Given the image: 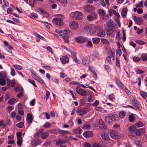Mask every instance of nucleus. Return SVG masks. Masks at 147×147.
Wrapping results in <instances>:
<instances>
[{"label":"nucleus","instance_id":"55","mask_svg":"<svg viewBox=\"0 0 147 147\" xmlns=\"http://www.w3.org/2000/svg\"><path fill=\"white\" fill-rule=\"evenodd\" d=\"M22 139H17V143L18 145L19 146H20L22 144Z\"/></svg>","mask_w":147,"mask_h":147},{"label":"nucleus","instance_id":"19","mask_svg":"<svg viewBox=\"0 0 147 147\" xmlns=\"http://www.w3.org/2000/svg\"><path fill=\"white\" fill-rule=\"evenodd\" d=\"M61 60L62 63L64 64L69 61L68 58L65 56H63L60 58Z\"/></svg>","mask_w":147,"mask_h":147},{"label":"nucleus","instance_id":"17","mask_svg":"<svg viewBox=\"0 0 147 147\" xmlns=\"http://www.w3.org/2000/svg\"><path fill=\"white\" fill-rule=\"evenodd\" d=\"M41 141L40 139L33 140L31 142V144L33 146H36L41 143Z\"/></svg>","mask_w":147,"mask_h":147},{"label":"nucleus","instance_id":"40","mask_svg":"<svg viewBox=\"0 0 147 147\" xmlns=\"http://www.w3.org/2000/svg\"><path fill=\"white\" fill-rule=\"evenodd\" d=\"M23 89L21 87L19 86H17L15 87L14 90L16 91H22Z\"/></svg>","mask_w":147,"mask_h":147},{"label":"nucleus","instance_id":"3","mask_svg":"<svg viewBox=\"0 0 147 147\" xmlns=\"http://www.w3.org/2000/svg\"><path fill=\"white\" fill-rule=\"evenodd\" d=\"M113 23L114 22L111 20H109L107 22V25L108 27V30H107V34H110L111 33L110 32V31L113 30L114 28Z\"/></svg>","mask_w":147,"mask_h":147},{"label":"nucleus","instance_id":"58","mask_svg":"<svg viewBox=\"0 0 147 147\" xmlns=\"http://www.w3.org/2000/svg\"><path fill=\"white\" fill-rule=\"evenodd\" d=\"M82 63L84 65L86 66H87L88 65V61L85 59H82Z\"/></svg>","mask_w":147,"mask_h":147},{"label":"nucleus","instance_id":"16","mask_svg":"<svg viewBox=\"0 0 147 147\" xmlns=\"http://www.w3.org/2000/svg\"><path fill=\"white\" fill-rule=\"evenodd\" d=\"M33 118L32 115L30 113H28L27 115L26 120L29 123H31L33 121Z\"/></svg>","mask_w":147,"mask_h":147},{"label":"nucleus","instance_id":"43","mask_svg":"<svg viewBox=\"0 0 147 147\" xmlns=\"http://www.w3.org/2000/svg\"><path fill=\"white\" fill-rule=\"evenodd\" d=\"M91 127L90 125V124H85L82 127V128L83 129H89Z\"/></svg>","mask_w":147,"mask_h":147},{"label":"nucleus","instance_id":"7","mask_svg":"<svg viewBox=\"0 0 147 147\" xmlns=\"http://www.w3.org/2000/svg\"><path fill=\"white\" fill-rule=\"evenodd\" d=\"M75 40L78 42L81 43L86 42L88 40V39L83 36H80L76 38L75 39Z\"/></svg>","mask_w":147,"mask_h":147},{"label":"nucleus","instance_id":"12","mask_svg":"<svg viewBox=\"0 0 147 147\" xmlns=\"http://www.w3.org/2000/svg\"><path fill=\"white\" fill-rule=\"evenodd\" d=\"M134 19L135 22L139 25H141L143 22V20L141 18L137 17L135 16L134 17Z\"/></svg>","mask_w":147,"mask_h":147},{"label":"nucleus","instance_id":"49","mask_svg":"<svg viewBox=\"0 0 147 147\" xmlns=\"http://www.w3.org/2000/svg\"><path fill=\"white\" fill-rule=\"evenodd\" d=\"M98 1L100 4L102 6L104 7L105 5V4L104 0H98Z\"/></svg>","mask_w":147,"mask_h":147},{"label":"nucleus","instance_id":"34","mask_svg":"<svg viewBox=\"0 0 147 147\" xmlns=\"http://www.w3.org/2000/svg\"><path fill=\"white\" fill-rule=\"evenodd\" d=\"M49 134L47 132H44L42 133L41 135V138L43 139H45L48 136Z\"/></svg>","mask_w":147,"mask_h":147},{"label":"nucleus","instance_id":"11","mask_svg":"<svg viewBox=\"0 0 147 147\" xmlns=\"http://www.w3.org/2000/svg\"><path fill=\"white\" fill-rule=\"evenodd\" d=\"M76 90L78 94L82 96H84L86 95V92L82 88L78 87L76 88Z\"/></svg>","mask_w":147,"mask_h":147},{"label":"nucleus","instance_id":"22","mask_svg":"<svg viewBox=\"0 0 147 147\" xmlns=\"http://www.w3.org/2000/svg\"><path fill=\"white\" fill-rule=\"evenodd\" d=\"M8 137V144H13L15 143L14 140L13 139V135L9 136Z\"/></svg>","mask_w":147,"mask_h":147},{"label":"nucleus","instance_id":"31","mask_svg":"<svg viewBox=\"0 0 147 147\" xmlns=\"http://www.w3.org/2000/svg\"><path fill=\"white\" fill-rule=\"evenodd\" d=\"M82 130L80 127H77L76 129H74L73 131L75 134H80L82 132Z\"/></svg>","mask_w":147,"mask_h":147},{"label":"nucleus","instance_id":"4","mask_svg":"<svg viewBox=\"0 0 147 147\" xmlns=\"http://www.w3.org/2000/svg\"><path fill=\"white\" fill-rule=\"evenodd\" d=\"M98 16L95 12H93L91 14L87 16L86 18L87 20L90 21H92L96 20L98 17Z\"/></svg>","mask_w":147,"mask_h":147},{"label":"nucleus","instance_id":"24","mask_svg":"<svg viewBox=\"0 0 147 147\" xmlns=\"http://www.w3.org/2000/svg\"><path fill=\"white\" fill-rule=\"evenodd\" d=\"M33 78L35 79V80L38 81L41 84H45V83L40 78L37 76H34V75L33 76Z\"/></svg>","mask_w":147,"mask_h":147},{"label":"nucleus","instance_id":"29","mask_svg":"<svg viewBox=\"0 0 147 147\" xmlns=\"http://www.w3.org/2000/svg\"><path fill=\"white\" fill-rule=\"evenodd\" d=\"M99 127L102 129H105L106 128L105 123L102 120H99Z\"/></svg>","mask_w":147,"mask_h":147},{"label":"nucleus","instance_id":"32","mask_svg":"<svg viewBox=\"0 0 147 147\" xmlns=\"http://www.w3.org/2000/svg\"><path fill=\"white\" fill-rule=\"evenodd\" d=\"M123 86L121 88L123 89L126 93H127V95L129 96H131V93L129 90H128V89L125 87V86L124 85H122Z\"/></svg>","mask_w":147,"mask_h":147},{"label":"nucleus","instance_id":"21","mask_svg":"<svg viewBox=\"0 0 147 147\" xmlns=\"http://www.w3.org/2000/svg\"><path fill=\"white\" fill-rule=\"evenodd\" d=\"M113 115H108L105 118V121L107 123H109L111 122L112 120Z\"/></svg>","mask_w":147,"mask_h":147},{"label":"nucleus","instance_id":"56","mask_svg":"<svg viewBox=\"0 0 147 147\" xmlns=\"http://www.w3.org/2000/svg\"><path fill=\"white\" fill-rule=\"evenodd\" d=\"M13 66L16 69L18 70H21L22 69V66L18 65H14Z\"/></svg>","mask_w":147,"mask_h":147},{"label":"nucleus","instance_id":"26","mask_svg":"<svg viewBox=\"0 0 147 147\" xmlns=\"http://www.w3.org/2000/svg\"><path fill=\"white\" fill-rule=\"evenodd\" d=\"M132 102L134 104V106H135L138 109L140 110L141 109V106L137 100H136L135 101H134Z\"/></svg>","mask_w":147,"mask_h":147},{"label":"nucleus","instance_id":"13","mask_svg":"<svg viewBox=\"0 0 147 147\" xmlns=\"http://www.w3.org/2000/svg\"><path fill=\"white\" fill-rule=\"evenodd\" d=\"M100 135L102 139L105 140H109L108 134L107 133L104 132H102L101 133Z\"/></svg>","mask_w":147,"mask_h":147},{"label":"nucleus","instance_id":"14","mask_svg":"<svg viewBox=\"0 0 147 147\" xmlns=\"http://www.w3.org/2000/svg\"><path fill=\"white\" fill-rule=\"evenodd\" d=\"M105 32L103 29H100L97 31V36L100 37H103L105 35Z\"/></svg>","mask_w":147,"mask_h":147},{"label":"nucleus","instance_id":"45","mask_svg":"<svg viewBox=\"0 0 147 147\" xmlns=\"http://www.w3.org/2000/svg\"><path fill=\"white\" fill-rule=\"evenodd\" d=\"M24 125V123L22 122H20L16 124V126L19 128H22Z\"/></svg>","mask_w":147,"mask_h":147},{"label":"nucleus","instance_id":"6","mask_svg":"<svg viewBox=\"0 0 147 147\" xmlns=\"http://www.w3.org/2000/svg\"><path fill=\"white\" fill-rule=\"evenodd\" d=\"M69 26L72 29L76 30L78 28L79 24L77 22L73 21L70 22Z\"/></svg>","mask_w":147,"mask_h":147},{"label":"nucleus","instance_id":"53","mask_svg":"<svg viewBox=\"0 0 147 147\" xmlns=\"http://www.w3.org/2000/svg\"><path fill=\"white\" fill-rule=\"evenodd\" d=\"M133 60L136 62H138L140 61V59L139 57H133Z\"/></svg>","mask_w":147,"mask_h":147},{"label":"nucleus","instance_id":"8","mask_svg":"<svg viewBox=\"0 0 147 147\" xmlns=\"http://www.w3.org/2000/svg\"><path fill=\"white\" fill-rule=\"evenodd\" d=\"M76 113L79 115H82L85 114L87 113L86 109L84 107H80L78 109Z\"/></svg>","mask_w":147,"mask_h":147},{"label":"nucleus","instance_id":"36","mask_svg":"<svg viewBox=\"0 0 147 147\" xmlns=\"http://www.w3.org/2000/svg\"><path fill=\"white\" fill-rule=\"evenodd\" d=\"M141 58L143 61H145L147 60V54H143L141 55Z\"/></svg>","mask_w":147,"mask_h":147},{"label":"nucleus","instance_id":"28","mask_svg":"<svg viewBox=\"0 0 147 147\" xmlns=\"http://www.w3.org/2000/svg\"><path fill=\"white\" fill-rule=\"evenodd\" d=\"M127 9L126 8H123L122 11L121 15L123 18H125L127 14Z\"/></svg>","mask_w":147,"mask_h":147},{"label":"nucleus","instance_id":"1","mask_svg":"<svg viewBox=\"0 0 147 147\" xmlns=\"http://www.w3.org/2000/svg\"><path fill=\"white\" fill-rule=\"evenodd\" d=\"M84 29L89 34L92 35L96 32L97 28L94 25H86L84 26Z\"/></svg>","mask_w":147,"mask_h":147},{"label":"nucleus","instance_id":"33","mask_svg":"<svg viewBox=\"0 0 147 147\" xmlns=\"http://www.w3.org/2000/svg\"><path fill=\"white\" fill-rule=\"evenodd\" d=\"M119 117L121 118H123L125 116L126 113L125 111H121L119 113Z\"/></svg>","mask_w":147,"mask_h":147},{"label":"nucleus","instance_id":"61","mask_svg":"<svg viewBox=\"0 0 147 147\" xmlns=\"http://www.w3.org/2000/svg\"><path fill=\"white\" fill-rule=\"evenodd\" d=\"M140 95L143 98L145 96L147 97V93L144 92H141Z\"/></svg>","mask_w":147,"mask_h":147},{"label":"nucleus","instance_id":"52","mask_svg":"<svg viewBox=\"0 0 147 147\" xmlns=\"http://www.w3.org/2000/svg\"><path fill=\"white\" fill-rule=\"evenodd\" d=\"M5 84V80L3 78L0 79V84L1 86L4 85Z\"/></svg>","mask_w":147,"mask_h":147},{"label":"nucleus","instance_id":"39","mask_svg":"<svg viewBox=\"0 0 147 147\" xmlns=\"http://www.w3.org/2000/svg\"><path fill=\"white\" fill-rule=\"evenodd\" d=\"M128 118H129V120L130 122H133L135 120V118L133 114L129 115Z\"/></svg>","mask_w":147,"mask_h":147},{"label":"nucleus","instance_id":"5","mask_svg":"<svg viewBox=\"0 0 147 147\" xmlns=\"http://www.w3.org/2000/svg\"><path fill=\"white\" fill-rule=\"evenodd\" d=\"M53 22L57 25L62 26L63 24L62 19L61 18L58 17L54 18L53 19Z\"/></svg>","mask_w":147,"mask_h":147},{"label":"nucleus","instance_id":"15","mask_svg":"<svg viewBox=\"0 0 147 147\" xmlns=\"http://www.w3.org/2000/svg\"><path fill=\"white\" fill-rule=\"evenodd\" d=\"M145 132V129L144 128L139 129L135 132V133L137 136H140L141 134H144Z\"/></svg>","mask_w":147,"mask_h":147},{"label":"nucleus","instance_id":"50","mask_svg":"<svg viewBox=\"0 0 147 147\" xmlns=\"http://www.w3.org/2000/svg\"><path fill=\"white\" fill-rule=\"evenodd\" d=\"M136 42L137 43L141 45H144L145 44V43L143 41L139 40H136Z\"/></svg>","mask_w":147,"mask_h":147},{"label":"nucleus","instance_id":"46","mask_svg":"<svg viewBox=\"0 0 147 147\" xmlns=\"http://www.w3.org/2000/svg\"><path fill=\"white\" fill-rule=\"evenodd\" d=\"M135 125L138 127H140L142 126L143 124L142 122L139 121L135 123Z\"/></svg>","mask_w":147,"mask_h":147},{"label":"nucleus","instance_id":"48","mask_svg":"<svg viewBox=\"0 0 147 147\" xmlns=\"http://www.w3.org/2000/svg\"><path fill=\"white\" fill-rule=\"evenodd\" d=\"M51 125V124L49 122H47L44 125V127L45 128H47L50 127Z\"/></svg>","mask_w":147,"mask_h":147},{"label":"nucleus","instance_id":"18","mask_svg":"<svg viewBox=\"0 0 147 147\" xmlns=\"http://www.w3.org/2000/svg\"><path fill=\"white\" fill-rule=\"evenodd\" d=\"M70 31L69 29H66L64 30H61L57 33H58L60 35H63L64 34L70 33Z\"/></svg>","mask_w":147,"mask_h":147},{"label":"nucleus","instance_id":"10","mask_svg":"<svg viewBox=\"0 0 147 147\" xmlns=\"http://www.w3.org/2000/svg\"><path fill=\"white\" fill-rule=\"evenodd\" d=\"M84 10L87 12H91L94 9V7L91 5H87L84 6Z\"/></svg>","mask_w":147,"mask_h":147},{"label":"nucleus","instance_id":"42","mask_svg":"<svg viewBox=\"0 0 147 147\" xmlns=\"http://www.w3.org/2000/svg\"><path fill=\"white\" fill-rule=\"evenodd\" d=\"M94 96L90 95L88 98V101L89 102H92L94 101Z\"/></svg>","mask_w":147,"mask_h":147},{"label":"nucleus","instance_id":"63","mask_svg":"<svg viewBox=\"0 0 147 147\" xmlns=\"http://www.w3.org/2000/svg\"><path fill=\"white\" fill-rule=\"evenodd\" d=\"M116 53L117 55L119 56L121 55V50L120 49L118 48L117 49Z\"/></svg>","mask_w":147,"mask_h":147},{"label":"nucleus","instance_id":"27","mask_svg":"<svg viewBox=\"0 0 147 147\" xmlns=\"http://www.w3.org/2000/svg\"><path fill=\"white\" fill-rule=\"evenodd\" d=\"M136 126L134 125L130 126L128 128V130L131 133L133 132L135 133V132L136 131Z\"/></svg>","mask_w":147,"mask_h":147},{"label":"nucleus","instance_id":"25","mask_svg":"<svg viewBox=\"0 0 147 147\" xmlns=\"http://www.w3.org/2000/svg\"><path fill=\"white\" fill-rule=\"evenodd\" d=\"M66 142V141L63 140H59L56 142V145L57 146H60V145L65 144Z\"/></svg>","mask_w":147,"mask_h":147},{"label":"nucleus","instance_id":"59","mask_svg":"<svg viewBox=\"0 0 147 147\" xmlns=\"http://www.w3.org/2000/svg\"><path fill=\"white\" fill-rule=\"evenodd\" d=\"M11 74L13 76L15 75V72L14 69L12 67L11 68Z\"/></svg>","mask_w":147,"mask_h":147},{"label":"nucleus","instance_id":"41","mask_svg":"<svg viewBox=\"0 0 147 147\" xmlns=\"http://www.w3.org/2000/svg\"><path fill=\"white\" fill-rule=\"evenodd\" d=\"M87 42L86 44V46L87 47H92V42L90 40H88L86 41Z\"/></svg>","mask_w":147,"mask_h":147},{"label":"nucleus","instance_id":"35","mask_svg":"<svg viewBox=\"0 0 147 147\" xmlns=\"http://www.w3.org/2000/svg\"><path fill=\"white\" fill-rule=\"evenodd\" d=\"M36 3L35 0H29V5L32 7H34V5Z\"/></svg>","mask_w":147,"mask_h":147},{"label":"nucleus","instance_id":"37","mask_svg":"<svg viewBox=\"0 0 147 147\" xmlns=\"http://www.w3.org/2000/svg\"><path fill=\"white\" fill-rule=\"evenodd\" d=\"M69 37L67 35H65L62 36V38L64 41L66 43H68L69 42L68 40Z\"/></svg>","mask_w":147,"mask_h":147},{"label":"nucleus","instance_id":"23","mask_svg":"<svg viewBox=\"0 0 147 147\" xmlns=\"http://www.w3.org/2000/svg\"><path fill=\"white\" fill-rule=\"evenodd\" d=\"M97 12L101 18L103 17L105 15V13L104 10L100 9H98L97 11Z\"/></svg>","mask_w":147,"mask_h":147},{"label":"nucleus","instance_id":"30","mask_svg":"<svg viewBox=\"0 0 147 147\" xmlns=\"http://www.w3.org/2000/svg\"><path fill=\"white\" fill-rule=\"evenodd\" d=\"M100 38H98L95 37L92 38V42L95 44H97L100 41Z\"/></svg>","mask_w":147,"mask_h":147},{"label":"nucleus","instance_id":"57","mask_svg":"<svg viewBox=\"0 0 147 147\" xmlns=\"http://www.w3.org/2000/svg\"><path fill=\"white\" fill-rule=\"evenodd\" d=\"M35 35L36 37L39 38L40 39H41L44 41L46 40L43 37L41 36L40 35L38 34H36Z\"/></svg>","mask_w":147,"mask_h":147},{"label":"nucleus","instance_id":"62","mask_svg":"<svg viewBox=\"0 0 147 147\" xmlns=\"http://www.w3.org/2000/svg\"><path fill=\"white\" fill-rule=\"evenodd\" d=\"M28 81L29 82L32 84L34 86L36 87H37V86L34 80H31L29 79H28Z\"/></svg>","mask_w":147,"mask_h":147},{"label":"nucleus","instance_id":"9","mask_svg":"<svg viewBox=\"0 0 147 147\" xmlns=\"http://www.w3.org/2000/svg\"><path fill=\"white\" fill-rule=\"evenodd\" d=\"M110 136L112 138L114 139H117L120 138V136L118 135L117 132L115 130H111L110 133Z\"/></svg>","mask_w":147,"mask_h":147},{"label":"nucleus","instance_id":"38","mask_svg":"<svg viewBox=\"0 0 147 147\" xmlns=\"http://www.w3.org/2000/svg\"><path fill=\"white\" fill-rule=\"evenodd\" d=\"M58 132L61 134H66L68 133L69 132L67 131L63 130L61 129L58 130Z\"/></svg>","mask_w":147,"mask_h":147},{"label":"nucleus","instance_id":"2","mask_svg":"<svg viewBox=\"0 0 147 147\" xmlns=\"http://www.w3.org/2000/svg\"><path fill=\"white\" fill-rule=\"evenodd\" d=\"M70 15L74 19L77 20L81 19L82 18V13L79 11L71 12Z\"/></svg>","mask_w":147,"mask_h":147},{"label":"nucleus","instance_id":"44","mask_svg":"<svg viewBox=\"0 0 147 147\" xmlns=\"http://www.w3.org/2000/svg\"><path fill=\"white\" fill-rule=\"evenodd\" d=\"M109 98L112 101H113L115 100V97L113 94H111L109 96Z\"/></svg>","mask_w":147,"mask_h":147},{"label":"nucleus","instance_id":"60","mask_svg":"<svg viewBox=\"0 0 147 147\" xmlns=\"http://www.w3.org/2000/svg\"><path fill=\"white\" fill-rule=\"evenodd\" d=\"M143 6V2L141 1L136 6V7H142Z\"/></svg>","mask_w":147,"mask_h":147},{"label":"nucleus","instance_id":"47","mask_svg":"<svg viewBox=\"0 0 147 147\" xmlns=\"http://www.w3.org/2000/svg\"><path fill=\"white\" fill-rule=\"evenodd\" d=\"M116 81L117 83L118 84L119 87L121 88L123 87L122 86V85L123 86L124 85L123 84H122L121 82L118 79H116Z\"/></svg>","mask_w":147,"mask_h":147},{"label":"nucleus","instance_id":"51","mask_svg":"<svg viewBox=\"0 0 147 147\" xmlns=\"http://www.w3.org/2000/svg\"><path fill=\"white\" fill-rule=\"evenodd\" d=\"M15 101L16 100L15 99L12 98L9 100L8 101V102L9 104L11 105H12L13 104Z\"/></svg>","mask_w":147,"mask_h":147},{"label":"nucleus","instance_id":"54","mask_svg":"<svg viewBox=\"0 0 147 147\" xmlns=\"http://www.w3.org/2000/svg\"><path fill=\"white\" fill-rule=\"evenodd\" d=\"M102 42L104 44H108L109 43L108 40L105 38H102L101 39Z\"/></svg>","mask_w":147,"mask_h":147},{"label":"nucleus","instance_id":"20","mask_svg":"<svg viewBox=\"0 0 147 147\" xmlns=\"http://www.w3.org/2000/svg\"><path fill=\"white\" fill-rule=\"evenodd\" d=\"M92 132L90 131H86L83 134V136L85 138L91 137L92 136Z\"/></svg>","mask_w":147,"mask_h":147},{"label":"nucleus","instance_id":"64","mask_svg":"<svg viewBox=\"0 0 147 147\" xmlns=\"http://www.w3.org/2000/svg\"><path fill=\"white\" fill-rule=\"evenodd\" d=\"M135 143L138 147H141V145L139 141H135Z\"/></svg>","mask_w":147,"mask_h":147}]
</instances>
